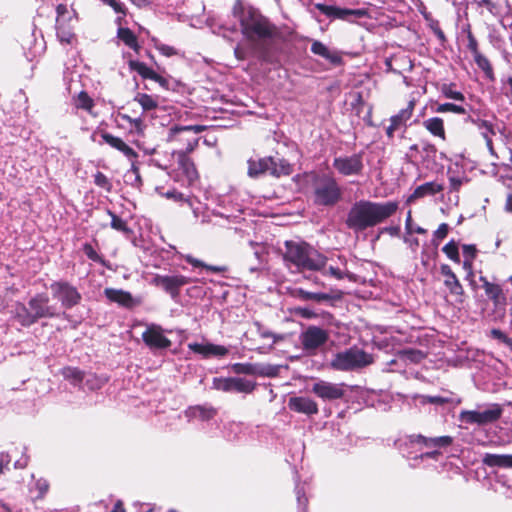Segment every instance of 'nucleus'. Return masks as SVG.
Instances as JSON below:
<instances>
[{
    "label": "nucleus",
    "mask_w": 512,
    "mask_h": 512,
    "mask_svg": "<svg viewBox=\"0 0 512 512\" xmlns=\"http://www.w3.org/2000/svg\"><path fill=\"white\" fill-rule=\"evenodd\" d=\"M397 210L398 203L395 201L380 203L359 200L349 209L345 224L354 232H362L384 222L394 215Z\"/></svg>",
    "instance_id": "1"
},
{
    "label": "nucleus",
    "mask_w": 512,
    "mask_h": 512,
    "mask_svg": "<svg viewBox=\"0 0 512 512\" xmlns=\"http://www.w3.org/2000/svg\"><path fill=\"white\" fill-rule=\"evenodd\" d=\"M327 260L325 255L304 241H285L283 261L293 273L322 271L326 267Z\"/></svg>",
    "instance_id": "2"
},
{
    "label": "nucleus",
    "mask_w": 512,
    "mask_h": 512,
    "mask_svg": "<svg viewBox=\"0 0 512 512\" xmlns=\"http://www.w3.org/2000/svg\"><path fill=\"white\" fill-rule=\"evenodd\" d=\"M233 15L240 22L242 34L249 40H271L278 34L275 25L257 9L244 6L240 0H237L233 6Z\"/></svg>",
    "instance_id": "3"
},
{
    "label": "nucleus",
    "mask_w": 512,
    "mask_h": 512,
    "mask_svg": "<svg viewBox=\"0 0 512 512\" xmlns=\"http://www.w3.org/2000/svg\"><path fill=\"white\" fill-rule=\"evenodd\" d=\"M11 313L12 319L22 327H30L39 319H52L60 316L58 307L50 304V298L44 292L36 293L28 300L27 304L15 302Z\"/></svg>",
    "instance_id": "4"
},
{
    "label": "nucleus",
    "mask_w": 512,
    "mask_h": 512,
    "mask_svg": "<svg viewBox=\"0 0 512 512\" xmlns=\"http://www.w3.org/2000/svg\"><path fill=\"white\" fill-rule=\"evenodd\" d=\"M311 186L316 205L334 206L342 197V190L338 182L330 174H314Z\"/></svg>",
    "instance_id": "5"
},
{
    "label": "nucleus",
    "mask_w": 512,
    "mask_h": 512,
    "mask_svg": "<svg viewBox=\"0 0 512 512\" xmlns=\"http://www.w3.org/2000/svg\"><path fill=\"white\" fill-rule=\"evenodd\" d=\"M373 361L370 354L353 347L345 351L338 352L331 361V367L338 371H352L363 368Z\"/></svg>",
    "instance_id": "6"
},
{
    "label": "nucleus",
    "mask_w": 512,
    "mask_h": 512,
    "mask_svg": "<svg viewBox=\"0 0 512 512\" xmlns=\"http://www.w3.org/2000/svg\"><path fill=\"white\" fill-rule=\"evenodd\" d=\"M49 288L52 297L60 302L61 307L65 310L74 308L82 301V295L77 287L66 280L53 281Z\"/></svg>",
    "instance_id": "7"
},
{
    "label": "nucleus",
    "mask_w": 512,
    "mask_h": 512,
    "mask_svg": "<svg viewBox=\"0 0 512 512\" xmlns=\"http://www.w3.org/2000/svg\"><path fill=\"white\" fill-rule=\"evenodd\" d=\"M329 332L319 326L309 325L299 335L302 349L307 355H316L328 342Z\"/></svg>",
    "instance_id": "8"
},
{
    "label": "nucleus",
    "mask_w": 512,
    "mask_h": 512,
    "mask_svg": "<svg viewBox=\"0 0 512 512\" xmlns=\"http://www.w3.org/2000/svg\"><path fill=\"white\" fill-rule=\"evenodd\" d=\"M503 409L499 404H491L484 410H463L459 414L461 422L479 426L496 422L502 415Z\"/></svg>",
    "instance_id": "9"
},
{
    "label": "nucleus",
    "mask_w": 512,
    "mask_h": 512,
    "mask_svg": "<svg viewBox=\"0 0 512 512\" xmlns=\"http://www.w3.org/2000/svg\"><path fill=\"white\" fill-rule=\"evenodd\" d=\"M151 283L169 294L176 301L180 296L182 287L191 283V279L182 274H156Z\"/></svg>",
    "instance_id": "10"
},
{
    "label": "nucleus",
    "mask_w": 512,
    "mask_h": 512,
    "mask_svg": "<svg viewBox=\"0 0 512 512\" xmlns=\"http://www.w3.org/2000/svg\"><path fill=\"white\" fill-rule=\"evenodd\" d=\"M345 383H332L325 380H317L311 387V392L325 402L342 399L346 394Z\"/></svg>",
    "instance_id": "11"
},
{
    "label": "nucleus",
    "mask_w": 512,
    "mask_h": 512,
    "mask_svg": "<svg viewBox=\"0 0 512 512\" xmlns=\"http://www.w3.org/2000/svg\"><path fill=\"white\" fill-rule=\"evenodd\" d=\"M333 168L342 176H358L364 169L363 153L335 157Z\"/></svg>",
    "instance_id": "12"
},
{
    "label": "nucleus",
    "mask_w": 512,
    "mask_h": 512,
    "mask_svg": "<svg viewBox=\"0 0 512 512\" xmlns=\"http://www.w3.org/2000/svg\"><path fill=\"white\" fill-rule=\"evenodd\" d=\"M315 8L323 15L331 19H341L350 21L351 17L361 18L365 15V11L361 9L341 8L324 3H316Z\"/></svg>",
    "instance_id": "13"
},
{
    "label": "nucleus",
    "mask_w": 512,
    "mask_h": 512,
    "mask_svg": "<svg viewBox=\"0 0 512 512\" xmlns=\"http://www.w3.org/2000/svg\"><path fill=\"white\" fill-rule=\"evenodd\" d=\"M143 342L151 350H163L171 346L172 342L163 334V330L158 325H150L142 333Z\"/></svg>",
    "instance_id": "14"
},
{
    "label": "nucleus",
    "mask_w": 512,
    "mask_h": 512,
    "mask_svg": "<svg viewBox=\"0 0 512 512\" xmlns=\"http://www.w3.org/2000/svg\"><path fill=\"white\" fill-rule=\"evenodd\" d=\"M104 295L109 301L115 302L126 309H133L142 304L141 297H135L130 292L122 289L106 288Z\"/></svg>",
    "instance_id": "15"
},
{
    "label": "nucleus",
    "mask_w": 512,
    "mask_h": 512,
    "mask_svg": "<svg viewBox=\"0 0 512 512\" xmlns=\"http://www.w3.org/2000/svg\"><path fill=\"white\" fill-rule=\"evenodd\" d=\"M440 273L444 276V285L449 290L450 294L454 296L456 302L462 304L464 302L465 292L462 284L460 283L456 274L452 271L451 267L447 264L440 266Z\"/></svg>",
    "instance_id": "16"
},
{
    "label": "nucleus",
    "mask_w": 512,
    "mask_h": 512,
    "mask_svg": "<svg viewBox=\"0 0 512 512\" xmlns=\"http://www.w3.org/2000/svg\"><path fill=\"white\" fill-rule=\"evenodd\" d=\"M97 133L100 135L104 143L121 152L129 160H134L138 157L137 152L126 144L120 137L114 136L105 130L98 131Z\"/></svg>",
    "instance_id": "17"
},
{
    "label": "nucleus",
    "mask_w": 512,
    "mask_h": 512,
    "mask_svg": "<svg viewBox=\"0 0 512 512\" xmlns=\"http://www.w3.org/2000/svg\"><path fill=\"white\" fill-rule=\"evenodd\" d=\"M408 440L411 444H420L426 448H445L453 443L451 436L426 437L422 434H412Z\"/></svg>",
    "instance_id": "18"
},
{
    "label": "nucleus",
    "mask_w": 512,
    "mask_h": 512,
    "mask_svg": "<svg viewBox=\"0 0 512 512\" xmlns=\"http://www.w3.org/2000/svg\"><path fill=\"white\" fill-rule=\"evenodd\" d=\"M188 348L204 358H209L211 356L222 357L227 355L229 352L225 346L212 343L193 342L188 344Z\"/></svg>",
    "instance_id": "19"
},
{
    "label": "nucleus",
    "mask_w": 512,
    "mask_h": 512,
    "mask_svg": "<svg viewBox=\"0 0 512 512\" xmlns=\"http://www.w3.org/2000/svg\"><path fill=\"white\" fill-rule=\"evenodd\" d=\"M288 407L292 411L306 415H315L319 411L317 403L313 399L304 396L291 397L288 401Z\"/></svg>",
    "instance_id": "20"
},
{
    "label": "nucleus",
    "mask_w": 512,
    "mask_h": 512,
    "mask_svg": "<svg viewBox=\"0 0 512 512\" xmlns=\"http://www.w3.org/2000/svg\"><path fill=\"white\" fill-rule=\"evenodd\" d=\"M174 155L177 158L178 168L182 171L189 183H192L198 178V173L192 159L186 152L178 151Z\"/></svg>",
    "instance_id": "21"
},
{
    "label": "nucleus",
    "mask_w": 512,
    "mask_h": 512,
    "mask_svg": "<svg viewBox=\"0 0 512 512\" xmlns=\"http://www.w3.org/2000/svg\"><path fill=\"white\" fill-rule=\"evenodd\" d=\"M311 52L315 55H318L327 61H329L332 65L338 66L342 63V56L336 50H330L325 44L321 41L315 40L311 45Z\"/></svg>",
    "instance_id": "22"
},
{
    "label": "nucleus",
    "mask_w": 512,
    "mask_h": 512,
    "mask_svg": "<svg viewBox=\"0 0 512 512\" xmlns=\"http://www.w3.org/2000/svg\"><path fill=\"white\" fill-rule=\"evenodd\" d=\"M292 295L295 299L300 301H313L316 303L328 302L333 299V296L324 292H309L302 288L293 290Z\"/></svg>",
    "instance_id": "23"
},
{
    "label": "nucleus",
    "mask_w": 512,
    "mask_h": 512,
    "mask_svg": "<svg viewBox=\"0 0 512 512\" xmlns=\"http://www.w3.org/2000/svg\"><path fill=\"white\" fill-rule=\"evenodd\" d=\"M482 462L489 467L512 468V454L486 453Z\"/></svg>",
    "instance_id": "24"
},
{
    "label": "nucleus",
    "mask_w": 512,
    "mask_h": 512,
    "mask_svg": "<svg viewBox=\"0 0 512 512\" xmlns=\"http://www.w3.org/2000/svg\"><path fill=\"white\" fill-rule=\"evenodd\" d=\"M444 189L442 184H439L435 181L426 182L420 186H418L414 192L410 195L408 201H413L415 199H419L428 195H435L441 192Z\"/></svg>",
    "instance_id": "25"
},
{
    "label": "nucleus",
    "mask_w": 512,
    "mask_h": 512,
    "mask_svg": "<svg viewBox=\"0 0 512 512\" xmlns=\"http://www.w3.org/2000/svg\"><path fill=\"white\" fill-rule=\"evenodd\" d=\"M272 163V157L260 158L258 160H248V176L256 178L265 172H269V165Z\"/></svg>",
    "instance_id": "26"
},
{
    "label": "nucleus",
    "mask_w": 512,
    "mask_h": 512,
    "mask_svg": "<svg viewBox=\"0 0 512 512\" xmlns=\"http://www.w3.org/2000/svg\"><path fill=\"white\" fill-rule=\"evenodd\" d=\"M423 127L434 137L446 140L444 121L440 117L426 119L422 123Z\"/></svg>",
    "instance_id": "27"
},
{
    "label": "nucleus",
    "mask_w": 512,
    "mask_h": 512,
    "mask_svg": "<svg viewBox=\"0 0 512 512\" xmlns=\"http://www.w3.org/2000/svg\"><path fill=\"white\" fill-rule=\"evenodd\" d=\"M269 172L275 177L288 176L293 172V167L286 159L272 157Z\"/></svg>",
    "instance_id": "28"
},
{
    "label": "nucleus",
    "mask_w": 512,
    "mask_h": 512,
    "mask_svg": "<svg viewBox=\"0 0 512 512\" xmlns=\"http://www.w3.org/2000/svg\"><path fill=\"white\" fill-rule=\"evenodd\" d=\"M189 417L198 418L202 421H208L216 415V409L212 406L197 405L187 410Z\"/></svg>",
    "instance_id": "29"
},
{
    "label": "nucleus",
    "mask_w": 512,
    "mask_h": 512,
    "mask_svg": "<svg viewBox=\"0 0 512 512\" xmlns=\"http://www.w3.org/2000/svg\"><path fill=\"white\" fill-rule=\"evenodd\" d=\"M487 297L493 302L495 306H498L505 302L506 298L503 294L502 287L496 283H486L483 285Z\"/></svg>",
    "instance_id": "30"
},
{
    "label": "nucleus",
    "mask_w": 512,
    "mask_h": 512,
    "mask_svg": "<svg viewBox=\"0 0 512 512\" xmlns=\"http://www.w3.org/2000/svg\"><path fill=\"white\" fill-rule=\"evenodd\" d=\"M415 102L410 101L406 108L401 109L396 115L390 118V122L395 124L399 129L406 127V122L412 117Z\"/></svg>",
    "instance_id": "31"
},
{
    "label": "nucleus",
    "mask_w": 512,
    "mask_h": 512,
    "mask_svg": "<svg viewBox=\"0 0 512 512\" xmlns=\"http://www.w3.org/2000/svg\"><path fill=\"white\" fill-rule=\"evenodd\" d=\"M56 34L61 43L71 44L75 38L72 27L66 22L56 23Z\"/></svg>",
    "instance_id": "32"
},
{
    "label": "nucleus",
    "mask_w": 512,
    "mask_h": 512,
    "mask_svg": "<svg viewBox=\"0 0 512 512\" xmlns=\"http://www.w3.org/2000/svg\"><path fill=\"white\" fill-rule=\"evenodd\" d=\"M117 36L125 45L134 51L138 52L140 49L136 35L129 28H119Z\"/></svg>",
    "instance_id": "33"
},
{
    "label": "nucleus",
    "mask_w": 512,
    "mask_h": 512,
    "mask_svg": "<svg viewBox=\"0 0 512 512\" xmlns=\"http://www.w3.org/2000/svg\"><path fill=\"white\" fill-rule=\"evenodd\" d=\"M231 383L232 391L239 393H252L256 388V383L254 381L245 378L232 377Z\"/></svg>",
    "instance_id": "34"
},
{
    "label": "nucleus",
    "mask_w": 512,
    "mask_h": 512,
    "mask_svg": "<svg viewBox=\"0 0 512 512\" xmlns=\"http://www.w3.org/2000/svg\"><path fill=\"white\" fill-rule=\"evenodd\" d=\"M128 65L130 70L137 72L144 79L151 80L152 77H156V72L148 67L144 62L130 60Z\"/></svg>",
    "instance_id": "35"
},
{
    "label": "nucleus",
    "mask_w": 512,
    "mask_h": 512,
    "mask_svg": "<svg viewBox=\"0 0 512 512\" xmlns=\"http://www.w3.org/2000/svg\"><path fill=\"white\" fill-rule=\"evenodd\" d=\"M398 357L411 363H420L426 357V354L418 349L405 348L398 351Z\"/></svg>",
    "instance_id": "36"
},
{
    "label": "nucleus",
    "mask_w": 512,
    "mask_h": 512,
    "mask_svg": "<svg viewBox=\"0 0 512 512\" xmlns=\"http://www.w3.org/2000/svg\"><path fill=\"white\" fill-rule=\"evenodd\" d=\"M108 215L111 217L110 226L116 231L122 232L125 235L132 234V229L127 225L126 221L120 218L111 210H107Z\"/></svg>",
    "instance_id": "37"
},
{
    "label": "nucleus",
    "mask_w": 512,
    "mask_h": 512,
    "mask_svg": "<svg viewBox=\"0 0 512 512\" xmlns=\"http://www.w3.org/2000/svg\"><path fill=\"white\" fill-rule=\"evenodd\" d=\"M134 100L138 102L144 111H151L157 108L158 102L151 95L145 93H137Z\"/></svg>",
    "instance_id": "38"
},
{
    "label": "nucleus",
    "mask_w": 512,
    "mask_h": 512,
    "mask_svg": "<svg viewBox=\"0 0 512 512\" xmlns=\"http://www.w3.org/2000/svg\"><path fill=\"white\" fill-rule=\"evenodd\" d=\"M62 375L66 380L71 381L73 385H77L83 381L84 372L75 367H65L62 369Z\"/></svg>",
    "instance_id": "39"
},
{
    "label": "nucleus",
    "mask_w": 512,
    "mask_h": 512,
    "mask_svg": "<svg viewBox=\"0 0 512 512\" xmlns=\"http://www.w3.org/2000/svg\"><path fill=\"white\" fill-rule=\"evenodd\" d=\"M465 121L474 124L477 127V129L482 130L481 134L482 133H487V134H492V135L496 134L494 125L487 120H483L480 118H473L472 116L468 115V117L466 118Z\"/></svg>",
    "instance_id": "40"
},
{
    "label": "nucleus",
    "mask_w": 512,
    "mask_h": 512,
    "mask_svg": "<svg viewBox=\"0 0 512 512\" xmlns=\"http://www.w3.org/2000/svg\"><path fill=\"white\" fill-rule=\"evenodd\" d=\"M473 58L475 60V63L477 64V66L481 70L484 71L486 77L490 80H493L494 74H493V69H492V66H491L489 60L481 53H477V54L473 55Z\"/></svg>",
    "instance_id": "41"
},
{
    "label": "nucleus",
    "mask_w": 512,
    "mask_h": 512,
    "mask_svg": "<svg viewBox=\"0 0 512 512\" xmlns=\"http://www.w3.org/2000/svg\"><path fill=\"white\" fill-rule=\"evenodd\" d=\"M454 83L443 84L440 88L441 94L448 99L464 101L465 97L462 92L456 91Z\"/></svg>",
    "instance_id": "42"
},
{
    "label": "nucleus",
    "mask_w": 512,
    "mask_h": 512,
    "mask_svg": "<svg viewBox=\"0 0 512 512\" xmlns=\"http://www.w3.org/2000/svg\"><path fill=\"white\" fill-rule=\"evenodd\" d=\"M75 106L79 109L91 112L94 107V101L85 91H81L75 99Z\"/></svg>",
    "instance_id": "43"
},
{
    "label": "nucleus",
    "mask_w": 512,
    "mask_h": 512,
    "mask_svg": "<svg viewBox=\"0 0 512 512\" xmlns=\"http://www.w3.org/2000/svg\"><path fill=\"white\" fill-rule=\"evenodd\" d=\"M436 113H446V112H452L455 114H466V109L461 106L454 103H443L437 105V107L434 109Z\"/></svg>",
    "instance_id": "44"
},
{
    "label": "nucleus",
    "mask_w": 512,
    "mask_h": 512,
    "mask_svg": "<svg viewBox=\"0 0 512 512\" xmlns=\"http://www.w3.org/2000/svg\"><path fill=\"white\" fill-rule=\"evenodd\" d=\"M204 130V126L200 125H187V126H173L170 128L169 133V140H173L174 137L181 133L186 131H193L194 133L198 134L201 133Z\"/></svg>",
    "instance_id": "45"
},
{
    "label": "nucleus",
    "mask_w": 512,
    "mask_h": 512,
    "mask_svg": "<svg viewBox=\"0 0 512 512\" xmlns=\"http://www.w3.org/2000/svg\"><path fill=\"white\" fill-rule=\"evenodd\" d=\"M185 261L187 263L191 264L193 267H202L208 271H212V272H216V273H220L225 270L224 267L207 265L204 262H202L201 260H198L191 255L185 256Z\"/></svg>",
    "instance_id": "46"
},
{
    "label": "nucleus",
    "mask_w": 512,
    "mask_h": 512,
    "mask_svg": "<svg viewBox=\"0 0 512 512\" xmlns=\"http://www.w3.org/2000/svg\"><path fill=\"white\" fill-rule=\"evenodd\" d=\"M119 117L122 119V120H125L127 122H129L134 131L138 134V135H142L143 132H144V128H145V125H144V122L142 120L141 117H137V118H132L130 117L129 115L127 114H122V113H119Z\"/></svg>",
    "instance_id": "47"
},
{
    "label": "nucleus",
    "mask_w": 512,
    "mask_h": 512,
    "mask_svg": "<svg viewBox=\"0 0 512 512\" xmlns=\"http://www.w3.org/2000/svg\"><path fill=\"white\" fill-rule=\"evenodd\" d=\"M442 251L447 255V257L449 259H451L452 261L456 262V263H459L460 262V256H459V251H458V246L457 244L451 240L450 242H448L443 248H442Z\"/></svg>",
    "instance_id": "48"
},
{
    "label": "nucleus",
    "mask_w": 512,
    "mask_h": 512,
    "mask_svg": "<svg viewBox=\"0 0 512 512\" xmlns=\"http://www.w3.org/2000/svg\"><path fill=\"white\" fill-rule=\"evenodd\" d=\"M297 502H298V512H306L308 498L305 496V489L303 486L296 485L295 487Z\"/></svg>",
    "instance_id": "49"
},
{
    "label": "nucleus",
    "mask_w": 512,
    "mask_h": 512,
    "mask_svg": "<svg viewBox=\"0 0 512 512\" xmlns=\"http://www.w3.org/2000/svg\"><path fill=\"white\" fill-rule=\"evenodd\" d=\"M231 368L236 374L252 375L256 373V368L251 363H234Z\"/></svg>",
    "instance_id": "50"
},
{
    "label": "nucleus",
    "mask_w": 512,
    "mask_h": 512,
    "mask_svg": "<svg viewBox=\"0 0 512 512\" xmlns=\"http://www.w3.org/2000/svg\"><path fill=\"white\" fill-rule=\"evenodd\" d=\"M83 252L85 255L92 261L100 263L104 266H106V261L103 259L102 256H100L95 249L92 247L90 243H84L83 244Z\"/></svg>",
    "instance_id": "51"
},
{
    "label": "nucleus",
    "mask_w": 512,
    "mask_h": 512,
    "mask_svg": "<svg viewBox=\"0 0 512 512\" xmlns=\"http://www.w3.org/2000/svg\"><path fill=\"white\" fill-rule=\"evenodd\" d=\"M437 153V148L434 144L425 142L422 147V162L433 161Z\"/></svg>",
    "instance_id": "52"
},
{
    "label": "nucleus",
    "mask_w": 512,
    "mask_h": 512,
    "mask_svg": "<svg viewBox=\"0 0 512 512\" xmlns=\"http://www.w3.org/2000/svg\"><path fill=\"white\" fill-rule=\"evenodd\" d=\"M94 183H95V185H97L98 187L104 189L107 192H110L112 190V183H111V181L109 180V178L105 174H103L100 171H98L94 175Z\"/></svg>",
    "instance_id": "53"
},
{
    "label": "nucleus",
    "mask_w": 512,
    "mask_h": 512,
    "mask_svg": "<svg viewBox=\"0 0 512 512\" xmlns=\"http://www.w3.org/2000/svg\"><path fill=\"white\" fill-rule=\"evenodd\" d=\"M154 47L164 56L171 57L178 54L177 50L169 45L161 43L158 39H152Z\"/></svg>",
    "instance_id": "54"
},
{
    "label": "nucleus",
    "mask_w": 512,
    "mask_h": 512,
    "mask_svg": "<svg viewBox=\"0 0 512 512\" xmlns=\"http://www.w3.org/2000/svg\"><path fill=\"white\" fill-rule=\"evenodd\" d=\"M428 26L432 30V32L436 35V37L438 38L440 45L444 46L447 41V38L440 27L439 21L435 20V19H431L429 21Z\"/></svg>",
    "instance_id": "55"
},
{
    "label": "nucleus",
    "mask_w": 512,
    "mask_h": 512,
    "mask_svg": "<svg viewBox=\"0 0 512 512\" xmlns=\"http://www.w3.org/2000/svg\"><path fill=\"white\" fill-rule=\"evenodd\" d=\"M232 377L229 378H214L213 388L224 392H232Z\"/></svg>",
    "instance_id": "56"
},
{
    "label": "nucleus",
    "mask_w": 512,
    "mask_h": 512,
    "mask_svg": "<svg viewBox=\"0 0 512 512\" xmlns=\"http://www.w3.org/2000/svg\"><path fill=\"white\" fill-rule=\"evenodd\" d=\"M453 399L450 397H442V396H423V403H429L434 405H444L446 403H452Z\"/></svg>",
    "instance_id": "57"
},
{
    "label": "nucleus",
    "mask_w": 512,
    "mask_h": 512,
    "mask_svg": "<svg viewBox=\"0 0 512 512\" xmlns=\"http://www.w3.org/2000/svg\"><path fill=\"white\" fill-rule=\"evenodd\" d=\"M464 31L467 32V40H468L467 48L470 50L472 55L480 53L478 50V42L471 32L470 26L468 25L467 28L464 29Z\"/></svg>",
    "instance_id": "58"
},
{
    "label": "nucleus",
    "mask_w": 512,
    "mask_h": 512,
    "mask_svg": "<svg viewBox=\"0 0 512 512\" xmlns=\"http://www.w3.org/2000/svg\"><path fill=\"white\" fill-rule=\"evenodd\" d=\"M35 488L38 491L37 499H42L49 490V483L46 479L40 478L36 480Z\"/></svg>",
    "instance_id": "59"
},
{
    "label": "nucleus",
    "mask_w": 512,
    "mask_h": 512,
    "mask_svg": "<svg viewBox=\"0 0 512 512\" xmlns=\"http://www.w3.org/2000/svg\"><path fill=\"white\" fill-rule=\"evenodd\" d=\"M405 228L408 234H412L413 232L417 234H425L427 231L426 229L417 226L415 229L412 228V217H411V211L408 212L406 222H405Z\"/></svg>",
    "instance_id": "60"
},
{
    "label": "nucleus",
    "mask_w": 512,
    "mask_h": 512,
    "mask_svg": "<svg viewBox=\"0 0 512 512\" xmlns=\"http://www.w3.org/2000/svg\"><path fill=\"white\" fill-rule=\"evenodd\" d=\"M296 313L306 319L316 318L318 314L310 307H298Z\"/></svg>",
    "instance_id": "61"
},
{
    "label": "nucleus",
    "mask_w": 512,
    "mask_h": 512,
    "mask_svg": "<svg viewBox=\"0 0 512 512\" xmlns=\"http://www.w3.org/2000/svg\"><path fill=\"white\" fill-rule=\"evenodd\" d=\"M258 55H259L260 60L267 62V63H272V55H271L269 49L264 44L259 45Z\"/></svg>",
    "instance_id": "62"
},
{
    "label": "nucleus",
    "mask_w": 512,
    "mask_h": 512,
    "mask_svg": "<svg viewBox=\"0 0 512 512\" xmlns=\"http://www.w3.org/2000/svg\"><path fill=\"white\" fill-rule=\"evenodd\" d=\"M56 12H57L56 23L66 22V20H67L66 16L69 14L67 6L64 4H59L56 8Z\"/></svg>",
    "instance_id": "63"
},
{
    "label": "nucleus",
    "mask_w": 512,
    "mask_h": 512,
    "mask_svg": "<svg viewBox=\"0 0 512 512\" xmlns=\"http://www.w3.org/2000/svg\"><path fill=\"white\" fill-rule=\"evenodd\" d=\"M449 232V226L446 223H442L439 225L438 229L434 232V238L437 240H443L446 238Z\"/></svg>",
    "instance_id": "64"
}]
</instances>
